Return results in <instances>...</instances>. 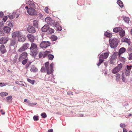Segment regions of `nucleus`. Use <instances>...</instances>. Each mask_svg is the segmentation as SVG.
Wrapping results in <instances>:
<instances>
[{
  "label": "nucleus",
  "instance_id": "obj_1",
  "mask_svg": "<svg viewBox=\"0 0 132 132\" xmlns=\"http://www.w3.org/2000/svg\"><path fill=\"white\" fill-rule=\"evenodd\" d=\"M29 6H26L25 7L26 9H27V12L30 15H37V12L35 9L38 7V4L33 1L29 2Z\"/></svg>",
  "mask_w": 132,
  "mask_h": 132
},
{
  "label": "nucleus",
  "instance_id": "obj_2",
  "mask_svg": "<svg viewBox=\"0 0 132 132\" xmlns=\"http://www.w3.org/2000/svg\"><path fill=\"white\" fill-rule=\"evenodd\" d=\"M44 65L45 67L43 66L41 68L40 71L42 72H45L46 71L47 74L52 73L53 71V63H51L49 66V62L48 61L45 63Z\"/></svg>",
  "mask_w": 132,
  "mask_h": 132
},
{
  "label": "nucleus",
  "instance_id": "obj_3",
  "mask_svg": "<svg viewBox=\"0 0 132 132\" xmlns=\"http://www.w3.org/2000/svg\"><path fill=\"white\" fill-rule=\"evenodd\" d=\"M30 50V54L33 56H35L37 54L38 49L37 45L35 43H31V46L29 48Z\"/></svg>",
  "mask_w": 132,
  "mask_h": 132
},
{
  "label": "nucleus",
  "instance_id": "obj_4",
  "mask_svg": "<svg viewBox=\"0 0 132 132\" xmlns=\"http://www.w3.org/2000/svg\"><path fill=\"white\" fill-rule=\"evenodd\" d=\"M109 55L108 53H102L100 55L99 60V62L97 64L98 66H100L104 61V59H106L108 57Z\"/></svg>",
  "mask_w": 132,
  "mask_h": 132
},
{
  "label": "nucleus",
  "instance_id": "obj_5",
  "mask_svg": "<svg viewBox=\"0 0 132 132\" xmlns=\"http://www.w3.org/2000/svg\"><path fill=\"white\" fill-rule=\"evenodd\" d=\"M109 43L110 46L112 48H114L116 47L118 44L117 40L116 39H113L112 40L110 39Z\"/></svg>",
  "mask_w": 132,
  "mask_h": 132
},
{
  "label": "nucleus",
  "instance_id": "obj_6",
  "mask_svg": "<svg viewBox=\"0 0 132 132\" xmlns=\"http://www.w3.org/2000/svg\"><path fill=\"white\" fill-rule=\"evenodd\" d=\"M122 64L120 63L114 68L112 70V72L113 74H116L121 70L122 67Z\"/></svg>",
  "mask_w": 132,
  "mask_h": 132
},
{
  "label": "nucleus",
  "instance_id": "obj_7",
  "mask_svg": "<svg viewBox=\"0 0 132 132\" xmlns=\"http://www.w3.org/2000/svg\"><path fill=\"white\" fill-rule=\"evenodd\" d=\"M30 46V44L28 43L23 44L22 46L18 50L19 52H22L27 50Z\"/></svg>",
  "mask_w": 132,
  "mask_h": 132
},
{
  "label": "nucleus",
  "instance_id": "obj_8",
  "mask_svg": "<svg viewBox=\"0 0 132 132\" xmlns=\"http://www.w3.org/2000/svg\"><path fill=\"white\" fill-rule=\"evenodd\" d=\"M50 53L51 52L50 51H45L44 52V57H46L49 60H52L54 58V56L53 55L50 54Z\"/></svg>",
  "mask_w": 132,
  "mask_h": 132
},
{
  "label": "nucleus",
  "instance_id": "obj_9",
  "mask_svg": "<svg viewBox=\"0 0 132 132\" xmlns=\"http://www.w3.org/2000/svg\"><path fill=\"white\" fill-rule=\"evenodd\" d=\"M118 54V53L114 52L110 60L109 63L111 64H113L116 61L117 58V56Z\"/></svg>",
  "mask_w": 132,
  "mask_h": 132
},
{
  "label": "nucleus",
  "instance_id": "obj_10",
  "mask_svg": "<svg viewBox=\"0 0 132 132\" xmlns=\"http://www.w3.org/2000/svg\"><path fill=\"white\" fill-rule=\"evenodd\" d=\"M132 67V66L131 65H127L126 67L125 68L124 72L127 76H128L130 75V73Z\"/></svg>",
  "mask_w": 132,
  "mask_h": 132
},
{
  "label": "nucleus",
  "instance_id": "obj_11",
  "mask_svg": "<svg viewBox=\"0 0 132 132\" xmlns=\"http://www.w3.org/2000/svg\"><path fill=\"white\" fill-rule=\"evenodd\" d=\"M51 44L50 42L49 41H43L40 43V45L42 48H46L50 46Z\"/></svg>",
  "mask_w": 132,
  "mask_h": 132
},
{
  "label": "nucleus",
  "instance_id": "obj_12",
  "mask_svg": "<svg viewBox=\"0 0 132 132\" xmlns=\"http://www.w3.org/2000/svg\"><path fill=\"white\" fill-rule=\"evenodd\" d=\"M28 55L27 53L26 52H24L21 54L18 59L19 61H21L23 59H25Z\"/></svg>",
  "mask_w": 132,
  "mask_h": 132
},
{
  "label": "nucleus",
  "instance_id": "obj_13",
  "mask_svg": "<svg viewBox=\"0 0 132 132\" xmlns=\"http://www.w3.org/2000/svg\"><path fill=\"white\" fill-rule=\"evenodd\" d=\"M27 31L28 32L31 33H34L36 31L35 28L31 26H29L28 27Z\"/></svg>",
  "mask_w": 132,
  "mask_h": 132
},
{
  "label": "nucleus",
  "instance_id": "obj_14",
  "mask_svg": "<svg viewBox=\"0 0 132 132\" xmlns=\"http://www.w3.org/2000/svg\"><path fill=\"white\" fill-rule=\"evenodd\" d=\"M46 22L48 24L52 25V23L53 20L50 17H47L45 19Z\"/></svg>",
  "mask_w": 132,
  "mask_h": 132
},
{
  "label": "nucleus",
  "instance_id": "obj_15",
  "mask_svg": "<svg viewBox=\"0 0 132 132\" xmlns=\"http://www.w3.org/2000/svg\"><path fill=\"white\" fill-rule=\"evenodd\" d=\"M29 40L31 43H33L35 37L32 35L31 34H28L27 36Z\"/></svg>",
  "mask_w": 132,
  "mask_h": 132
},
{
  "label": "nucleus",
  "instance_id": "obj_16",
  "mask_svg": "<svg viewBox=\"0 0 132 132\" xmlns=\"http://www.w3.org/2000/svg\"><path fill=\"white\" fill-rule=\"evenodd\" d=\"M8 41V39L6 37H3L0 38V43L1 44H5Z\"/></svg>",
  "mask_w": 132,
  "mask_h": 132
},
{
  "label": "nucleus",
  "instance_id": "obj_17",
  "mask_svg": "<svg viewBox=\"0 0 132 132\" xmlns=\"http://www.w3.org/2000/svg\"><path fill=\"white\" fill-rule=\"evenodd\" d=\"M26 37L25 36L22 35L20 34L19 35L18 38V41L20 42H24L26 40Z\"/></svg>",
  "mask_w": 132,
  "mask_h": 132
},
{
  "label": "nucleus",
  "instance_id": "obj_18",
  "mask_svg": "<svg viewBox=\"0 0 132 132\" xmlns=\"http://www.w3.org/2000/svg\"><path fill=\"white\" fill-rule=\"evenodd\" d=\"M4 32L6 33H9L11 30V28L9 27L5 26L3 28Z\"/></svg>",
  "mask_w": 132,
  "mask_h": 132
},
{
  "label": "nucleus",
  "instance_id": "obj_19",
  "mask_svg": "<svg viewBox=\"0 0 132 132\" xmlns=\"http://www.w3.org/2000/svg\"><path fill=\"white\" fill-rule=\"evenodd\" d=\"M122 42H125L128 43L129 45H130V42L129 39L125 37H123L121 39Z\"/></svg>",
  "mask_w": 132,
  "mask_h": 132
},
{
  "label": "nucleus",
  "instance_id": "obj_20",
  "mask_svg": "<svg viewBox=\"0 0 132 132\" xmlns=\"http://www.w3.org/2000/svg\"><path fill=\"white\" fill-rule=\"evenodd\" d=\"M49 26L47 24H45L41 28L42 31L43 32H46Z\"/></svg>",
  "mask_w": 132,
  "mask_h": 132
},
{
  "label": "nucleus",
  "instance_id": "obj_21",
  "mask_svg": "<svg viewBox=\"0 0 132 132\" xmlns=\"http://www.w3.org/2000/svg\"><path fill=\"white\" fill-rule=\"evenodd\" d=\"M0 51L3 54H4L6 52V50L5 48V46L4 45H2L1 46Z\"/></svg>",
  "mask_w": 132,
  "mask_h": 132
},
{
  "label": "nucleus",
  "instance_id": "obj_22",
  "mask_svg": "<svg viewBox=\"0 0 132 132\" xmlns=\"http://www.w3.org/2000/svg\"><path fill=\"white\" fill-rule=\"evenodd\" d=\"M20 34L19 31L15 32L12 34V37L13 38H14L16 37H18Z\"/></svg>",
  "mask_w": 132,
  "mask_h": 132
},
{
  "label": "nucleus",
  "instance_id": "obj_23",
  "mask_svg": "<svg viewBox=\"0 0 132 132\" xmlns=\"http://www.w3.org/2000/svg\"><path fill=\"white\" fill-rule=\"evenodd\" d=\"M126 51V49L125 48L122 47L119 50L118 53V54L119 56H120L121 54L125 52Z\"/></svg>",
  "mask_w": 132,
  "mask_h": 132
},
{
  "label": "nucleus",
  "instance_id": "obj_24",
  "mask_svg": "<svg viewBox=\"0 0 132 132\" xmlns=\"http://www.w3.org/2000/svg\"><path fill=\"white\" fill-rule=\"evenodd\" d=\"M16 40L15 39L11 40L10 43V46H13L14 47V46L16 45Z\"/></svg>",
  "mask_w": 132,
  "mask_h": 132
},
{
  "label": "nucleus",
  "instance_id": "obj_25",
  "mask_svg": "<svg viewBox=\"0 0 132 132\" xmlns=\"http://www.w3.org/2000/svg\"><path fill=\"white\" fill-rule=\"evenodd\" d=\"M46 32L48 34H51L54 32V30L51 28H48Z\"/></svg>",
  "mask_w": 132,
  "mask_h": 132
},
{
  "label": "nucleus",
  "instance_id": "obj_26",
  "mask_svg": "<svg viewBox=\"0 0 132 132\" xmlns=\"http://www.w3.org/2000/svg\"><path fill=\"white\" fill-rule=\"evenodd\" d=\"M38 69L36 68V67L34 65L32 66L30 69V71L31 72H36L38 71Z\"/></svg>",
  "mask_w": 132,
  "mask_h": 132
},
{
  "label": "nucleus",
  "instance_id": "obj_27",
  "mask_svg": "<svg viewBox=\"0 0 132 132\" xmlns=\"http://www.w3.org/2000/svg\"><path fill=\"white\" fill-rule=\"evenodd\" d=\"M6 24L10 27H12L14 24L13 21H8L6 22Z\"/></svg>",
  "mask_w": 132,
  "mask_h": 132
},
{
  "label": "nucleus",
  "instance_id": "obj_28",
  "mask_svg": "<svg viewBox=\"0 0 132 132\" xmlns=\"http://www.w3.org/2000/svg\"><path fill=\"white\" fill-rule=\"evenodd\" d=\"M13 15L14 17H16L18 18L20 15V13L19 12H17L16 11H14L13 13Z\"/></svg>",
  "mask_w": 132,
  "mask_h": 132
},
{
  "label": "nucleus",
  "instance_id": "obj_29",
  "mask_svg": "<svg viewBox=\"0 0 132 132\" xmlns=\"http://www.w3.org/2000/svg\"><path fill=\"white\" fill-rule=\"evenodd\" d=\"M122 30V28L120 27H116L114 28L113 31L115 32H119Z\"/></svg>",
  "mask_w": 132,
  "mask_h": 132
},
{
  "label": "nucleus",
  "instance_id": "obj_30",
  "mask_svg": "<svg viewBox=\"0 0 132 132\" xmlns=\"http://www.w3.org/2000/svg\"><path fill=\"white\" fill-rule=\"evenodd\" d=\"M125 32L124 30L122 29V30H120V32H119V33L120 37H121L125 35Z\"/></svg>",
  "mask_w": 132,
  "mask_h": 132
},
{
  "label": "nucleus",
  "instance_id": "obj_31",
  "mask_svg": "<svg viewBox=\"0 0 132 132\" xmlns=\"http://www.w3.org/2000/svg\"><path fill=\"white\" fill-rule=\"evenodd\" d=\"M6 99L7 102L8 103H10L12 101V98L11 96H10L7 97Z\"/></svg>",
  "mask_w": 132,
  "mask_h": 132
},
{
  "label": "nucleus",
  "instance_id": "obj_32",
  "mask_svg": "<svg viewBox=\"0 0 132 132\" xmlns=\"http://www.w3.org/2000/svg\"><path fill=\"white\" fill-rule=\"evenodd\" d=\"M33 26L35 27H37L38 26V21L35 20L33 21Z\"/></svg>",
  "mask_w": 132,
  "mask_h": 132
},
{
  "label": "nucleus",
  "instance_id": "obj_33",
  "mask_svg": "<svg viewBox=\"0 0 132 132\" xmlns=\"http://www.w3.org/2000/svg\"><path fill=\"white\" fill-rule=\"evenodd\" d=\"M85 0H78V4L80 5H84Z\"/></svg>",
  "mask_w": 132,
  "mask_h": 132
},
{
  "label": "nucleus",
  "instance_id": "obj_34",
  "mask_svg": "<svg viewBox=\"0 0 132 132\" xmlns=\"http://www.w3.org/2000/svg\"><path fill=\"white\" fill-rule=\"evenodd\" d=\"M44 52H40L39 53L38 56L39 58H40L42 57L43 58H45V57H44Z\"/></svg>",
  "mask_w": 132,
  "mask_h": 132
},
{
  "label": "nucleus",
  "instance_id": "obj_35",
  "mask_svg": "<svg viewBox=\"0 0 132 132\" xmlns=\"http://www.w3.org/2000/svg\"><path fill=\"white\" fill-rule=\"evenodd\" d=\"M117 3L120 7H123V4L122 2L120 0H118L117 1Z\"/></svg>",
  "mask_w": 132,
  "mask_h": 132
},
{
  "label": "nucleus",
  "instance_id": "obj_36",
  "mask_svg": "<svg viewBox=\"0 0 132 132\" xmlns=\"http://www.w3.org/2000/svg\"><path fill=\"white\" fill-rule=\"evenodd\" d=\"M8 94V93L5 92H2L0 93V95L1 96H6Z\"/></svg>",
  "mask_w": 132,
  "mask_h": 132
},
{
  "label": "nucleus",
  "instance_id": "obj_37",
  "mask_svg": "<svg viewBox=\"0 0 132 132\" xmlns=\"http://www.w3.org/2000/svg\"><path fill=\"white\" fill-rule=\"evenodd\" d=\"M59 25L58 22L56 21H53V22L52 23V25H53L54 26L56 27Z\"/></svg>",
  "mask_w": 132,
  "mask_h": 132
},
{
  "label": "nucleus",
  "instance_id": "obj_38",
  "mask_svg": "<svg viewBox=\"0 0 132 132\" xmlns=\"http://www.w3.org/2000/svg\"><path fill=\"white\" fill-rule=\"evenodd\" d=\"M18 57V54H16L15 55V56L14 58L13 59V62L14 63L15 62H16Z\"/></svg>",
  "mask_w": 132,
  "mask_h": 132
},
{
  "label": "nucleus",
  "instance_id": "obj_39",
  "mask_svg": "<svg viewBox=\"0 0 132 132\" xmlns=\"http://www.w3.org/2000/svg\"><path fill=\"white\" fill-rule=\"evenodd\" d=\"M51 39L52 41H54L57 40V37L55 36H52L51 37Z\"/></svg>",
  "mask_w": 132,
  "mask_h": 132
},
{
  "label": "nucleus",
  "instance_id": "obj_40",
  "mask_svg": "<svg viewBox=\"0 0 132 132\" xmlns=\"http://www.w3.org/2000/svg\"><path fill=\"white\" fill-rule=\"evenodd\" d=\"M123 19L124 21L127 23H128L129 22V19L128 17H123Z\"/></svg>",
  "mask_w": 132,
  "mask_h": 132
},
{
  "label": "nucleus",
  "instance_id": "obj_41",
  "mask_svg": "<svg viewBox=\"0 0 132 132\" xmlns=\"http://www.w3.org/2000/svg\"><path fill=\"white\" fill-rule=\"evenodd\" d=\"M105 35L106 36L109 37H111L112 36V34L111 33L108 32H105Z\"/></svg>",
  "mask_w": 132,
  "mask_h": 132
},
{
  "label": "nucleus",
  "instance_id": "obj_42",
  "mask_svg": "<svg viewBox=\"0 0 132 132\" xmlns=\"http://www.w3.org/2000/svg\"><path fill=\"white\" fill-rule=\"evenodd\" d=\"M116 80L117 81H119L120 79V75L119 73L117 74L116 76Z\"/></svg>",
  "mask_w": 132,
  "mask_h": 132
},
{
  "label": "nucleus",
  "instance_id": "obj_43",
  "mask_svg": "<svg viewBox=\"0 0 132 132\" xmlns=\"http://www.w3.org/2000/svg\"><path fill=\"white\" fill-rule=\"evenodd\" d=\"M27 81L32 84H34L35 83V81L34 80H31L29 79H27Z\"/></svg>",
  "mask_w": 132,
  "mask_h": 132
},
{
  "label": "nucleus",
  "instance_id": "obj_44",
  "mask_svg": "<svg viewBox=\"0 0 132 132\" xmlns=\"http://www.w3.org/2000/svg\"><path fill=\"white\" fill-rule=\"evenodd\" d=\"M28 59H24L22 60V64L25 65L27 62L28 61Z\"/></svg>",
  "mask_w": 132,
  "mask_h": 132
},
{
  "label": "nucleus",
  "instance_id": "obj_45",
  "mask_svg": "<svg viewBox=\"0 0 132 132\" xmlns=\"http://www.w3.org/2000/svg\"><path fill=\"white\" fill-rule=\"evenodd\" d=\"M27 103L28 104V105L30 106H32V105H36V103H31L30 102V101H28L27 102Z\"/></svg>",
  "mask_w": 132,
  "mask_h": 132
},
{
  "label": "nucleus",
  "instance_id": "obj_46",
  "mask_svg": "<svg viewBox=\"0 0 132 132\" xmlns=\"http://www.w3.org/2000/svg\"><path fill=\"white\" fill-rule=\"evenodd\" d=\"M41 115L42 117V118H45L47 117L46 114L45 113H42Z\"/></svg>",
  "mask_w": 132,
  "mask_h": 132
},
{
  "label": "nucleus",
  "instance_id": "obj_47",
  "mask_svg": "<svg viewBox=\"0 0 132 132\" xmlns=\"http://www.w3.org/2000/svg\"><path fill=\"white\" fill-rule=\"evenodd\" d=\"M7 85V83L5 82H1L0 83V87H2Z\"/></svg>",
  "mask_w": 132,
  "mask_h": 132
},
{
  "label": "nucleus",
  "instance_id": "obj_48",
  "mask_svg": "<svg viewBox=\"0 0 132 132\" xmlns=\"http://www.w3.org/2000/svg\"><path fill=\"white\" fill-rule=\"evenodd\" d=\"M57 30L58 31H60L62 30V28L61 26L59 25L56 27Z\"/></svg>",
  "mask_w": 132,
  "mask_h": 132
},
{
  "label": "nucleus",
  "instance_id": "obj_49",
  "mask_svg": "<svg viewBox=\"0 0 132 132\" xmlns=\"http://www.w3.org/2000/svg\"><path fill=\"white\" fill-rule=\"evenodd\" d=\"M120 127L121 128H124L126 127V125L124 123H121L120 125Z\"/></svg>",
  "mask_w": 132,
  "mask_h": 132
},
{
  "label": "nucleus",
  "instance_id": "obj_50",
  "mask_svg": "<svg viewBox=\"0 0 132 132\" xmlns=\"http://www.w3.org/2000/svg\"><path fill=\"white\" fill-rule=\"evenodd\" d=\"M33 119L35 121H37L38 119V117L35 116L33 117Z\"/></svg>",
  "mask_w": 132,
  "mask_h": 132
},
{
  "label": "nucleus",
  "instance_id": "obj_51",
  "mask_svg": "<svg viewBox=\"0 0 132 132\" xmlns=\"http://www.w3.org/2000/svg\"><path fill=\"white\" fill-rule=\"evenodd\" d=\"M128 59L129 60H132V53L129 54Z\"/></svg>",
  "mask_w": 132,
  "mask_h": 132
},
{
  "label": "nucleus",
  "instance_id": "obj_52",
  "mask_svg": "<svg viewBox=\"0 0 132 132\" xmlns=\"http://www.w3.org/2000/svg\"><path fill=\"white\" fill-rule=\"evenodd\" d=\"M8 16L9 18L10 19H12L13 18V17H14L13 15H12L11 14H9L8 15Z\"/></svg>",
  "mask_w": 132,
  "mask_h": 132
},
{
  "label": "nucleus",
  "instance_id": "obj_53",
  "mask_svg": "<svg viewBox=\"0 0 132 132\" xmlns=\"http://www.w3.org/2000/svg\"><path fill=\"white\" fill-rule=\"evenodd\" d=\"M7 19V17L6 16H4L3 18V20L5 22Z\"/></svg>",
  "mask_w": 132,
  "mask_h": 132
},
{
  "label": "nucleus",
  "instance_id": "obj_54",
  "mask_svg": "<svg viewBox=\"0 0 132 132\" xmlns=\"http://www.w3.org/2000/svg\"><path fill=\"white\" fill-rule=\"evenodd\" d=\"M45 11L46 13H48L49 11L48 10V8L47 7H46L45 8Z\"/></svg>",
  "mask_w": 132,
  "mask_h": 132
},
{
  "label": "nucleus",
  "instance_id": "obj_55",
  "mask_svg": "<svg viewBox=\"0 0 132 132\" xmlns=\"http://www.w3.org/2000/svg\"><path fill=\"white\" fill-rule=\"evenodd\" d=\"M68 95H72L73 94L72 92L71 91H68L67 93Z\"/></svg>",
  "mask_w": 132,
  "mask_h": 132
},
{
  "label": "nucleus",
  "instance_id": "obj_56",
  "mask_svg": "<svg viewBox=\"0 0 132 132\" xmlns=\"http://www.w3.org/2000/svg\"><path fill=\"white\" fill-rule=\"evenodd\" d=\"M122 81H125V79L124 77V75L123 73H122Z\"/></svg>",
  "mask_w": 132,
  "mask_h": 132
},
{
  "label": "nucleus",
  "instance_id": "obj_57",
  "mask_svg": "<svg viewBox=\"0 0 132 132\" xmlns=\"http://www.w3.org/2000/svg\"><path fill=\"white\" fill-rule=\"evenodd\" d=\"M4 15L3 12H0V17H1L2 16Z\"/></svg>",
  "mask_w": 132,
  "mask_h": 132
},
{
  "label": "nucleus",
  "instance_id": "obj_58",
  "mask_svg": "<svg viewBox=\"0 0 132 132\" xmlns=\"http://www.w3.org/2000/svg\"><path fill=\"white\" fill-rule=\"evenodd\" d=\"M1 112L2 114L3 115L4 114H5V112L3 111L2 110H1Z\"/></svg>",
  "mask_w": 132,
  "mask_h": 132
},
{
  "label": "nucleus",
  "instance_id": "obj_59",
  "mask_svg": "<svg viewBox=\"0 0 132 132\" xmlns=\"http://www.w3.org/2000/svg\"><path fill=\"white\" fill-rule=\"evenodd\" d=\"M39 16V17L40 18H42L43 16V15L41 13H39L38 14Z\"/></svg>",
  "mask_w": 132,
  "mask_h": 132
},
{
  "label": "nucleus",
  "instance_id": "obj_60",
  "mask_svg": "<svg viewBox=\"0 0 132 132\" xmlns=\"http://www.w3.org/2000/svg\"><path fill=\"white\" fill-rule=\"evenodd\" d=\"M123 132H127V129L125 128H123Z\"/></svg>",
  "mask_w": 132,
  "mask_h": 132
},
{
  "label": "nucleus",
  "instance_id": "obj_61",
  "mask_svg": "<svg viewBox=\"0 0 132 132\" xmlns=\"http://www.w3.org/2000/svg\"><path fill=\"white\" fill-rule=\"evenodd\" d=\"M53 132V130L52 129H49L48 131V132Z\"/></svg>",
  "mask_w": 132,
  "mask_h": 132
},
{
  "label": "nucleus",
  "instance_id": "obj_62",
  "mask_svg": "<svg viewBox=\"0 0 132 132\" xmlns=\"http://www.w3.org/2000/svg\"><path fill=\"white\" fill-rule=\"evenodd\" d=\"M3 21H2V22L1 23H0V26L2 27L3 26Z\"/></svg>",
  "mask_w": 132,
  "mask_h": 132
},
{
  "label": "nucleus",
  "instance_id": "obj_63",
  "mask_svg": "<svg viewBox=\"0 0 132 132\" xmlns=\"http://www.w3.org/2000/svg\"><path fill=\"white\" fill-rule=\"evenodd\" d=\"M29 64H27L26 65V69H28V67H29Z\"/></svg>",
  "mask_w": 132,
  "mask_h": 132
},
{
  "label": "nucleus",
  "instance_id": "obj_64",
  "mask_svg": "<svg viewBox=\"0 0 132 132\" xmlns=\"http://www.w3.org/2000/svg\"><path fill=\"white\" fill-rule=\"evenodd\" d=\"M7 71L9 73L11 74L12 73V71L9 69H8Z\"/></svg>",
  "mask_w": 132,
  "mask_h": 132
}]
</instances>
